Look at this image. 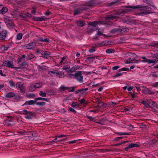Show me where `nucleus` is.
<instances>
[{
    "label": "nucleus",
    "instance_id": "de8ad7c7",
    "mask_svg": "<svg viewBox=\"0 0 158 158\" xmlns=\"http://www.w3.org/2000/svg\"><path fill=\"white\" fill-rule=\"evenodd\" d=\"M39 94L40 96L43 97H45L46 96V94L45 93L43 92L42 91L40 92Z\"/></svg>",
    "mask_w": 158,
    "mask_h": 158
},
{
    "label": "nucleus",
    "instance_id": "f257e3e1",
    "mask_svg": "<svg viewBox=\"0 0 158 158\" xmlns=\"http://www.w3.org/2000/svg\"><path fill=\"white\" fill-rule=\"evenodd\" d=\"M133 8L139 9L140 11H143V12L138 13L139 15L143 16L147 14L152 13V8L147 6H143L141 5H139L133 7Z\"/></svg>",
    "mask_w": 158,
    "mask_h": 158
},
{
    "label": "nucleus",
    "instance_id": "774afa93",
    "mask_svg": "<svg viewBox=\"0 0 158 158\" xmlns=\"http://www.w3.org/2000/svg\"><path fill=\"white\" fill-rule=\"evenodd\" d=\"M73 69H74V70H75L78 69L79 68V66L78 65H75L73 67Z\"/></svg>",
    "mask_w": 158,
    "mask_h": 158
},
{
    "label": "nucleus",
    "instance_id": "6ab92c4d",
    "mask_svg": "<svg viewBox=\"0 0 158 158\" xmlns=\"http://www.w3.org/2000/svg\"><path fill=\"white\" fill-rule=\"evenodd\" d=\"M35 100H30L26 101L25 103V104L28 105H32L36 104V101H37L36 99Z\"/></svg>",
    "mask_w": 158,
    "mask_h": 158
},
{
    "label": "nucleus",
    "instance_id": "f8f14e48",
    "mask_svg": "<svg viewBox=\"0 0 158 158\" xmlns=\"http://www.w3.org/2000/svg\"><path fill=\"white\" fill-rule=\"evenodd\" d=\"M7 31L5 30H3L0 33V39L5 40L7 34Z\"/></svg>",
    "mask_w": 158,
    "mask_h": 158
},
{
    "label": "nucleus",
    "instance_id": "ea45409f",
    "mask_svg": "<svg viewBox=\"0 0 158 158\" xmlns=\"http://www.w3.org/2000/svg\"><path fill=\"white\" fill-rule=\"evenodd\" d=\"M56 70H53V71H49L48 72V73L49 75H50L51 76H53L52 74H55V73H56Z\"/></svg>",
    "mask_w": 158,
    "mask_h": 158
},
{
    "label": "nucleus",
    "instance_id": "8fccbe9b",
    "mask_svg": "<svg viewBox=\"0 0 158 158\" xmlns=\"http://www.w3.org/2000/svg\"><path fill=\"white\" fill-rule=\"evenodd\" d=\"M116 134L118 135H129L130 134V133H122V132H118Z\"/></svg>",
    "mask_w": 158,
    "mask_h": 158
},
{
    "label": "nucleus",
    "instance_id": "e2e57ef3",
    "mask_svg": "<svg viewBox=\"0 0 158 158\" xmlns=\"http://www.w3.org/2000/svg\"><path fill=\"white\" fill-rule=\"evenodd\" d=\"M142 104L144 105V106L146 107H148V104H147V101H143L141 102Z\"/></svg>",
    "mask_w": 158,
    "mask_h": 158
},
{
    "label": "nucleus",
    "instance_id": "bf43d9fd",
    "mask_svg": "<svg viewBox=\"0 0 158 158\" xmlns=\"http://www.w3.org/2000/svg\"><path fill=\"white\" fill-rule=\"evenodd\" d=\"M9 47H5V46H2L1 48L4 51L7 50L8 48Z\"/></svg>",
    "mask_w": 158,
    "mask_h": 158
},
{
    "label": "nucleus",
    "instance_id": "5fc2aeb1",
    "mask_svg": "<svg viewBox=\"0 0 158 158\" xmlns=\"http://www.w3.org/2000/svg\"><path fill=\"white\" fill-rule=\"evenodd\" d=\"M123 73L121 72H118L114 76V77H115L122 75Z\"/></svg>",
    "mask_w": 158,
    "mask_h": 158
},
{
    "label": "nucleus",
    "instance_id": "c03bdc74",
    "mask_svg": "<svg viewBox=\"0 0 158 158\" xmlns=\"http://www.w3.org/2000/svg\"><path fill=\"white\" fill-rule=\"evenodd\" d=\"M105 44L104 43V42H101L99 43L98 44H96V46L97 47H100L102 46L103 45H104Z\"/></svg>",
    "mask_w": 158,
    "mask_h": 158
},
{
    "label": "nucleus",
    "instance_id": "09e8293b",
    "mask_svg": "<svg viewBox=\"0 0 158 158\" xmlns=\"http://www.w3.org/2000/svg\"><path fill=\"white\" fill-rule=\"evenodd\" d=\"M60 88L62 90L64 91L66 89H69V87H65L64 85H61L60 87Z\"/></svg>",
    "mask_w": 158,
    "mask_h": 158
},
{
    "label": "nucleus",
    "instance_id": "1a4fd4ad",
    "mask_svg": "<svg viewBox=\"0 0 158 158\" xmlns=\"http://www.w3.org/2000/svg\"><path fill=\"white\" fill-rule=\"evenodd\" d=\"M36 45V43L35 42H31L29 44L24 45V47L27 49H31L34 48Z\"/></svg>",
    "mask_w": 158,
    "mask_h": 158
},
{
    "label": "nucleus",
    "instance_id": "603ef678",
    "mask_svg": "<svg viewBox=\"0 0 158 158\" xmlns=\"http://www.w3.org/2000/svg\"><path fill=\"white\" fill-rule=\"evenodd\" d=\"M74 74H70L69 73H68L67 74L68 77L69 78H71L72 77H73L74 78Z\"/></svg>",
    "mask_w": 158,
    "mask_h": 158
},
{
    "label": "nucleus",
    "instance_id": "13d9d810",
    "mask_svg": "<svg viewBox=\"0 0 158 158\" xmlns=\"http://www.w3.org/2000/svg\"><path fill=\"white\" fill-rule=\"evenodd\" d=\"M69 89H70L69 91V92H73L75 90V88L74 87H69Z\"/></svg>",
    "mask_w": 158,
    "mask_h": 158
},
{
    "label": "nucleus",
    "instance_id": "b1692460",
    "mask_svg": "<svg viewBox=\"0 0 158 158\" xmlns=\"http://www.w3.org/2000/svg\"><path fill=\"white\" fill-rule=\"evenodd\" d=\"M133 7H134V6H131L129 7H127V8L125 10V12H130L132 11V9H136L137 8H133Z\"/></svg>",
    "mask_w": 158,
    "mask_h": 158
},
{
    "label": "nucleus",
    "instance_id": "cd10ccee",
    "mask_svg": "<svg viewBox=\"0 0 158 158\" xmlns=\"http://www.w3.org/2000/svg\"><path fill=\"white\" fill-rule=\"evenodd\" d=\"M34 57V55L32 54L31 53L27 55L26 59L27 60H30L32 59Z\"/></svg>",
    "mask_w": 158,
    "mask_h": 158
},
{
    "label": "nucleus",
    "instance_id": "c9c22d12",
    "mask_svg": "<svg viewBox=\"0 0 158 158\" xmlns=\"http://www.w3.org/2000/svg\"><path fill=\"white\" fill-rule=\"evenodd\" d=\"M36 89L40 88L42 85V84L40 83H37L34 85Z\"/></svg>",
    "mask_w": 158,
    "mask_h": 158
},
{
    "label": "nucleus",
    "instance_id": "9b49d317",
    "mask_svg": "<svg viewBox=\"0 0 158 158\" xmlns=\"http://www.w3.org/2000/svg\"><path fill=\"white\" fill-rule=\"evenodd\" d=\"M51 53L47 51H43L41 52V56L44 58L48 59L50 57Z\"/></svg>",
    "mask_w": 158,
    "mask_h": 158
},
{
    "label": "nucleus",
    "instance_id": "5701e85b",
    "mask_svg": "<svg viewBox=\"0 0 158 158\" xmlns=\"http://www.w3.org/2000/svg\"><path fill=\"white\" fill-rule=\"evenodd\" d=\"M12 120L11 119H6L4 122L5 124L8 126H10L11 125Z\"/></svg>",
    "mask_w": 158,
    "mask_h": 158
},
{
    "label": "nucleus",
    "instance_id": "338daca9",
    "mask_svg": "<svg viewBox=\"0 0 158 158\" xmlns=\"http://www.w3.org/2000/svg\"><path fill=\"white\" fill-rule=\"evenodd\" d=\"M119 67V66H115L112 68V69L114 70H115L118 69Z\"/></svg>",
    "mask_w": 158,
    "mask_h": 158
},
{
    "label": "nucleus",
    "instance_id": "0e129e2a",
    "mask_svg": "<svg viewBox=\"0 0 158 158\" xmlns=\"http://www.w3.org/2000/svg\"><path fill=\"white\" fill-rule=\"evenodd\" d=\"M87 117L91 121H94V118H93V117L89 116H87Z\"/></svg>",
    "mask_w": 158,
    "mask_h": 158
},
{
    "label": "nucleus",
    "instance_id": "a878e982",
    "mask_svg": "<svg viewBox=\"0 0 158 158\" xmlns=\"http://www.w3.org/2000/svg\"><path fill=\"white\" fill-rule=\"evenodd\" d=\"M23 35L22 33H19L16 35V40H19L22 39Z\"/></svg>",
    "mask_w": 158,
    "mask_h": 158
},
{
    "label": "nucleus",
    "instance_id": "a18cd8bd",
    "mask_svg": "<svg viewBox=\"0 0 158 158\" xmlns=\"http://www.w3.org/2000/svg\"><path fill=\"white\" fill-rule=\"evenodd\" d=\"M70 67L69 65L68 64L65 65L63 67L62 69L64 70H67V69H69Z\"/></svg>",
    "mask_w": 158,
    "mask_h": 158
},
{
    "label": "nucleus",
    "instance_id": "4c0bfd02",
    "mask_svg": "<svg viewBox=\"0 0 158 158\" xmlns=\"http://www.w3.org/2000/svg\"><path fill=\"white\" fill-rule=\"evenodd\" d=\"M1 11L2 14H4L8 11V9L6 7H4L2 8Z\"/></svg>",
    "mask_w": 158,
    "mask_h": 158
},
{
    "label": "nucleus",
    "instance_id": "20e7f679",
    "mask_svg": "<svg viewBox=\"0 0 158 158\" xmlns=\"http://www.w3.org/2000/svg\"><path fill=\"white\" fill-rule=\"evenodd\" d=\"M20 114L27 115L25 117L28 119H31L32 116L34 115V114L32 112L28 111L26 110H23L22 112H20Z\"/></svg>",
    "mask_w": 158,
    "mask_h": 158
},
{
    "label": "nucleus",
    "instance_id": "f03ea898",
    "mask_svg": "<svg viewBox=\"0 0 158 158\" xmlns=\"http://www.w3.org/2000/svg\"><path fill=\"white\" fill-rule=\"evenodd\" d=\"M74 78L80 82H83V77L82 75V72L80 71H78L75 73Z\"/></svg>",
    "mask_w": 158,
    "mask_h": 158
},
{
    "label": "nucleus",
    "instance_id": "412c9836",
    "mask_svg": "<svg viewBox=\"0 0 158 158\" xmlns=\"http://www.w3.org/2000/svg\"><path fill=\"white\" fill-rule=\"evenodd\" d=\"M15 96V94L13 92H10L7 94L6 95V97L8 98H11Z\"/></svg>",
    "mask_w": 158,
    "mask_h": 158
},
{
    "label": "nucleus",
    "instance_id": "393cba45",
    "mask_svg": "<svg viewBox=\"0 0 158 158\" xmlns=\"http://www.w3.org/2000/svg\"><path fill=\"white\" fill-rule=\"evenodd\" d=\"M21 67L22 68V69H24L26 68L28 66V64L26 62H23L22 63V64L20 65Z\"/></svg>",
    "mask_w": 158,
    "mask_h": 158
},
{
    "label": "nucleus",
    "instance_id": "aec40b11",
    "mask_svg": "<svg viewBox=\"0 0 158 158\" xmlns=\"http://www.w3.org/2000/svg\"><path fill=\"white\" fill-rule=\"evenodd\" d=\"M76 23L78 26L82 27L85 25V23L82 20H79L77 21Z\"/></svg>",
    "mask_w": 158,
    "mask_h": 158
},
{
    "label": "nucleus",
    "instance_id": "4468645a",
    "mask_svg": "<svg viewBox=\"0 0 158 158\" xmlns=\"http://www.w3.org/2000/svg\"><path fill=\"white\" fill-rule=\"evenodd\" d=\"M139 145L136 143H131L128 145V146L124 148V150L126 151H128L129 149L134 148L135 147H139Z\"/></svg>",
    "mask_w": 158,
    "mask_h": 158
},
{
    "label": "nucleus",
    "instance_id": "2eb2a0df",
    "mask_svg": "<svg viewBox=\"0 0 158 158\" xmlns=\"http://www.w3.org/2000/svg\"><path fill=\"white\" fill-rule=\"evenodd\" d=\"M56 73H55V76L58 77L59 78H63L64 77V73L62 71L58 72L56 70Z\"/></svg>",
    "mask_w": 158,
    "mask_h": 158
},
{
    "label": "nucleus",
    "instance_id": "f704fd0d",
    "mask_svg": "<svg viewBox=\"0 0 158 158\" xmlns=\"http://www.w3.org/2000/svg\"><path fill=\"white\" fill-rule=\"evenodd\" d=\"M36 104L39 106H44L45 105V103L44 102H36Z\"/></svg>",
    "mask_w": 158,
    "mask_h": 158
},
{
    "label": "nucleus",
    "instance_id": "052dcab7",
    "mask_svg": "<svg viewBox=\"0 0 158 158\" xmlns=\"http://www.w3.org/2000/svg\"><path fill=\"white\" fill-rule=\"evenodd\" d=\"M27 131H23L21 133V134L22 135H27Z\"/></svg>",
    "mask_w": 158,
    "mask_h": 158
},
{
    "label": "nucleus",
    "instance_id": "680f3d73",
    "mask_svg": "<svg viewBox=\"0 0 158 158\" xmlns=\"http://www.w3.org/2000/svg\"><path fill=\"white\" fill-rule=\"evenodd\" d=\"M134 60H131L130 59H129L128 60H127V61H126V63L127 64H129V63H132V61H133Z\"/></svg>",
    "mask_w": 158,
    "mask_h": 158
},
{
    "label": "nucleus",
    "instance_id": "6e6d98bb",
    "mask_svg": "<svg viewBox=\"0 0 158 158\" xmlns=\"http://www.w3.org/2000/svg\"><path fill=\"white\" fill-rule=\"evenodd\" d=\"M152 106L156 108H158V105H157V104L155 102H153L152 104Z\"/></svg>",
    "mask_w": 158,
    "mask_h": 158
},
{
    "label": "nucleus",
    "instance_id": "9d476101",
    "mask_svg": "<svg viewBox=\"0 0 158 158\" xmlns=\"http://www.w3.org/2000/svg\"><path fill=\"white\" fill-rule=\"evenodd\" d=\"M87 9H88V7H82L81 8H78L74 11V12L73 13V15H77L80 14V13L83 10Z\"/></svg>",
    "mask_w": 158,
    "mask_h": 158
},
{
    "label": "nucleus",
    "instance_id": "473e14b6",
    "mask_svg": "<svg viewBox=\"0 0 158 158\" xmlns=\"http://www.w3.org/2000/svg\"><path fill=\"white\" fill-rule=\"evenodd\" d=\"M103 29H99L97 33V35H103Z\"/></svg>",
    "mask_w": 158,
    "mask_h": 158
},
{
    "label": "nucleus",
    "instance_id": "bb28decb",
    "mask_svg": "<svg viewBox=\"0 0 158 158\" xmlns=\"http://www.w3.org/2000/svg\"><path fill=\"white\" fill-rule=\"evenodd\" d=\"M151 91L148 88H145L142 90V92L143 93H148L149 94H150Z\"/></svg>",
    "mask_w": 158,
    "mask_h": 158
},
{
    "label": "nucleus",
    "instance_id": "4be33fe9",
    "mask_svg": "<svg viewBox=\"0 0 158 158\" xmlns=\"http://www.w3.org/2000/svg\"><path fill=\"white\" fill-rule=\"evenodd\" d=\"M94 3L92 2H88V3H86L85 5V7H88V9H89V7H90L92 6H94Z\"/></svg>",
    "mask_w": 158,
    "mask_h": 158
},
{
    "label": "nucleus",
    "instance_id": "423d86ee",
    "mask_svg": "<svg viewBox=\"0 0 158 158\" xmlns=\"http://www.w3.org/2000/svg\"><path fill=\"white\" fill-rule=\"evenodd\" d=\"M16 88L19 90L20 92L23 93L25 92V87L23 85V84L21 82H17L16 84Z\"/></svg>",
    "mask_w": 158,
    "mask_h": 158
},
{
    "label": "nucleus",
    "instance_id": "a211bd4d",
    "mask_svg": "<svg viewBox=\"0 0 158 158\" xmlns=\"http://www.w3.org/2000/svg\"><path fill=\"white\" fill-rule=\"evenodd\" d=\"M33 19L35 21H40L45 20L46 19L44 17H33Z\"/></svg>",
    "mask_w": 158,
    "mask_h": 158
},
{
    "label": "nucleus",
    "instance_id": "37998d69",
    "mask_svg": "<svg viewBox=\"0 0 158 158\" xmlns=\"http://www.w3.org/2000/svg\"><path fill=\"white\" fill-rule=\"evenodd\" d=\"M105 104L103 102H100L98 103V106L99 107H101L102 106H105Z\"/></svg>",
    "mask_w": 158,
    "mask_h": 158
},
{
    "label": "nucleus",
    "instance_id": "c756f323",
    "mask_svg": "<svg viewBox=\"0 0 158 158\" xmlns=\"http://www.w3.org/2000/svg\"><path fill=\"white\" fill-rule=\"evenodd\" d=\"M8 83L10 86L11 87H14L15 86V83L12 81L10 80L8 81Z\"/></svg>",
    "mask_w": 158,
    "mask_h": 158
},
{
    "label": "nucleus",
    "instance_id": "7ed1b4c3",
    "mask_svg": "<svg viewBox=\"0 0 158 158\" xmlns=\"http://www.w3.org/2000/svg\"><path fill=\"white\" fill-rule=\"evenodd\" d=\"M27 135H28V137L30 140L33 141L35 140V137H37L38 134L35 131H27Z\"/></svg>",
    "mask_w": 158,
    "mask_h": 158
},
{
    "label": "nucleus",
    "instance_id": "79ce46f5",
    "mask_svg": "<svg viewBox=\"0 0 158 158\" xmlns=\"http://www.w3.org/2000/svg\"><path fill=\"white\" fill-rule=\"evenodd\" d=\"M116 32H119V29L118 28H115L112 29L111 30L110 32L112 34H114Z\"/></svg>",
    "mask_w": 158,
    "mask_h": 158
},
{
    "label": "nucleus",
    "instance_id": "72a5a7b5",
    "mask_svg": "<svg viewBox=\"0 0 158 158\" xmlns=\"http://www.w3.org/2000/svg\"><path fill=\"white\" fill-rule=\"evenodd\" d=\"M118 1H116L114 2H112L108 4V6H111L113 5H116L118 2Z\"/></svg>",
    "mask_w": 158,
    "mask_h": 158
},
{
    "label": "nucleus",
    "instance_id": "6e6552de",
    "mask_svg": "<svg viewBox=\"0 0 158 158\" xmlns=\"http://www.w3.org/2000/svg\"><path fill=\"white\" fill-rule=\"evenodd\" d=\"M142 58L143 59V60L141 61L142 62H147L148 64L155 63L157 61V58H156V59L155 60H150L147 59L145 57H142Z\"/></svg>",
    "mask_w": 158,
    "mask_h": 158
},
{
    "label": "nucleus",
    "instance_id": "2f4dec72",
    "mask_svg": "<svg viewBox=\"0 0 158 158\" xmlns=\"http://www.w3.org/2000/svg\"><path fill=\"white\" fill-rule=\"evenodd\" d=\"M35 89V86L33 85H31L29 87V90L31 92L34 91Z\"/></svg>",
    "mask_w": 158,
    "mask_h": 158
},
{
    "label": "nucleus",
    "instance_id": "0eeeda50",
    "mask_svg": "<svg viewBox=\"0 0 158 158\" xmlns=\"http://www.w3.org/2000/svg\"><path fill=\"white\" fill-rule=\"evenodd\" d=\"M2 65L8 68H13L14 66L13 64V62L11 60H5L3 62Z\"/></svg>",
    "mask_w": 158,
    "mask_h": 158
},
{
    "label": "nucleus",
    "instance_id": "58836bf2",
    "mask_svg": "<svg viewBox=\"0 0 158 158\" xmlns=\"http://www.w3.org/2000/svg\"><path fill=\"white\" fill-rule=\"evenodd\" d=\"M35 99H36V100H44L46 101H48L47 98L41 97H38V98H35Z\"/></svg>",
    "mask_w": 158,
    "mask_h": 158
},
{
    "label": "nucleus",
    "instance_id": "39448f33",
    "mask_svg": "<svg viewBox=\"0 0 158 158\" xmlns=\"http://www.w3.org/2000/svg\"><path fill=\"white\" fill-rule=\"evenodd\" d=\"M125 11L124 10H120L118 11L117 13L116 16H111L108 17L107 18L110 20H113L114 19L116 18H118L119 17L122 16H123L125 14Z\"/></svg>",
    "mask_w": 158,
    "mask_h": 158
},
{
    "label": "nucleus",
    "instance_id": "ddd939ff",
    "mask_svg": "<svg viewBox=\"0 0 158 158\" xmlns=\"http://www.w3.org/2000/svg\"><path fill=\"white\" fill-rule=\"evenodd\" d=\"M5 23L7 24V25L8 27H11L14 26V24L10 19V18L8 17L6 18L5 20Z\"/></svg>",
    "mask_w": 158,
    "mask_h": 158
},
{
    "label": "nucleus",
    "instance_id": "69168bd1",
    "mask_svg": "<svg viewBox=\"0 0 158 158\" xmlns=\"http://www.w3.org/2000/svg\"><path fill=\"white\" fill-rule=\"evenodd\" d=\"M75 71L74 69H73V67L72 68L70 69L68 71V73L73 72Z\"/></svg>",
    "mask_w": 158,
    "mask_h": 158
},
{
    "label": "nucleus",
    "instance_id": "a19ab883",
    "mask_svg": "<svg viewBox=\"0 0 158 158\" xmlns=\"http://www.w3.org/2000/svg\"><path fill=\"white\" fill-rule=\"evenodd\" d=\"M127 27L121 29L119 28V32L121 33H123L124 32L126 31H127Z\"/></svg>",
    "mask_w": 158,
    "mask_h": 158
},
{
    "label": "nucleus",
    "instance_id": "c85d7f7f",
    "mask_svg": "<svg viewBox=\"0 0 158 158\" xmlns=\"http://www.w3.org/2000/svg\"><path fill=\"white\" fill-rule=\"evenodd\" d=\"M67 57L64 56L61 58V60L60 62V65H62L64 64L66 62V59Z\"/></svg>",
    "mask_w": 158,
    "mask_h": 158
},
{
    "label": "nucleus",
    "instance_id": "f3484780",
    "mask_svg": "<svg viewBox=\"0 0 158 158\" xmlns=\"http://www.w3.org/2000/svg\"><path fill=\"white\" fill-rule=\"evenodd\" d=\"M99 22L98 21H95L93 22H90L89 23V25L91 27H92L94 28H97V30L98 29V27L96 26L98 24Z\"/></svg>",
    "mask_w": 158,
    "mask_h": 158
},
{
    "label": "nucleus",
    "instance_id": "7c9ffc66",
    "mask_svg": "<svg viewBox=\"0 0 158 158\" xmlns=\"http://www.w3.org/2000/svg\"><path fill=\"white\" fill-rule=\"evenodd\" d=\"M115 52L114 50L113 49H107L106 50V52L107 53H113Z\"/></svg>",
    "mask_w": 158,
    "mask_h": 158
},
{
    "label": "nucleus",
    "instance_id": "3c124183",
    "mask_svg": "<svg viewBox=\"0 0 158 158\" xmlns=\"http://www.w3.org/2000/svg\"><path fill=\"white\" fill-rule=\"evenodd\" d=\"M95 59V56H90L88 57L87 59V60H89L91 61H93Z\"/></svg>",
    "mask_w": 158,
    "mask_h": 158
},
{
    "label": "nucleus",
    "instance_id": "864d4df0",
    "mask_svg": "<svg viewBox=\"0 0 158 158\" xmlns=\"http://www.w3.org/2000/svg\"><path fill=\"white\" fill-rule=\"evenodd\" d=\"M152 57L153 58H157V60H158V53H156L155 54H152Z\"/></svg>",
    "mask_w": 158,
    "mask_h": 158
},
{
    "label": "nucleus",
    "instance_id": "49530a36",
    "mask_svg": "<svg viewBox=\"0 0 158 158\" xmlns=\"http://www.w3.org/2000/svg\"><path fill=\"white\" fill-rule=\"evenodd\" d=\"M153 102L151 100L148 101L147 100V104H148V107L147 108H150L151 106V105L152 104Z\"/></svg>",
    "mask_w": 158,
    "mask_h": 158
},
{
    "label": "nucleus",
    "instance_id": "dca6fc26",
    "mask_svg": "<svg viewBox=\"0 0 158 158\" xmlns=\"http://www.w3.org/2000/svg\"><path fill=\"white\" fill-rule=\"evenodd\" d=\"M97 30V28H94L92 27L89 26L88 27L87 31V32L89 34H91L94 31H96Z\"/></svg>",
    "mask_w": 158,
    "mask_h": 158
},
{
    "label": "nucleus",
    "instance_id": "e433bc0d",
    "mask_svg": "<svg viewBox=\"0 0 158 158\" xmlns=\"http://www.w3.org/2000/svg\"><path fill=\"white\" fill-rule=\"evenodd\" d=\"M35 96V95L33 94H28L27 95V97L28 98H34Z\"/></svg>",
    "mask_w": 158,
    "mask_h": 158
},
{
    "label": "nucleus",
    "instance_id": "4d7b16f0",
    "mask_svg": "<svg viewBox=\"0 0 158 158\" xmlns=\"http://www.w3.org/2000/svg\"><path fill=\"white\" fill-rule=\"evenodd\" d=\"M120 70L121 71H129V69L128 68H123L120 69Z\"/></svg>",
    "mask_w": 158,
    "mask_h": 158
}]
</instances>
